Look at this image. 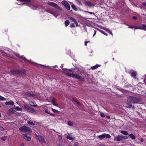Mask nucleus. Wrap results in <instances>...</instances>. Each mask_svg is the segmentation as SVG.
I'll return each mask as SVG.
<instances>
[{
	"label": "nucleus",
	"instance_id": "nucleus-38",
	"mask_svg": "<svg viewBox=\"0 0 146 146\" xmlns=\"http://www.w3.org/2000/svg\"><path fill=\"white\" fill-rule=\"evenodd\" d=\"M100 115L101 116V117H105L106 116L103 113H100Z\"/></svg>",
	"mask_w": 146,
	"mask_h": 146
},
{
	"label": "nucleus",
	"instance_id": "nucleus-45",
	"mask_svg": "<svg viewBox=\"0 0 146 146\" xmlns=\"http://www.w3.org/2000/svg\"><path fill=\"white\" fill-rule=\"evenodd\" d=\"M92 17H93V19H95V17H97L95 15L94 13H92Z\"/></svg>",
	"mask_w": 146,
	"mask_h": 146
},
{
	"label": "nucleus",
	"instance_id": "nucleus-15",
	"mask_svg": "<svg viewBox=\"0 0 146 146\" xmlns=\"http://www.w3.org/2000/svg\"><path fill=\"white\" fill-rule=\"evenodd\" d=\"M5 104L6 105H13L14 104V102L12 101H10L9 102H5Z\"/></svg>",
	"mask_w": 146,
	"mask_h": 146
},
{
	"label": "nucleus",
	"instance_id": "nucleus-24",
	"mask_svg": "<svg viewBox=\"0 0 146 146\" xmlns=\"http://www.w3.org/2000/svg\"><path fill=\"white\" fill-rule=\"evenodd\" d=\"M24 107L25 109L27 110V111H28V110H29V109L31 108V107H29V106H27V105H25L24 106Z\"/></svg>",
	"mask_w": 146,
	"mask_h": 146
},
{
	"label": "nucleus",
	"instance_id": "nucleus-14",
	"mask_svg": "<svg viewBox=\"0 0 146 146\" xmlns=\"http://www.w3.org/2000/svg\"><path fill=\"white\" fill-rule=\"evenodd\" d=\"M28 111L30 112L33 114H36L37 113V112H36V111L34 109V108L31 107L30 108Z\"/></svg>",
	"mask_w": 146,
	"mask_h": 146
},
{
	"label": "nucleus",
	"instance_id": "nucleus-60",
	"mask_svg": "<svg viewBox=\"0 0 146 146\" xmlns=\"http://www.w3.org/2000/svg\"><path fill=\"white\" fill-rule=\"evenodd\" d=\"M134 28L136 29H138V26L134 27Z\"/></svg>",
	"mask_w": 146,
	"mask_h": 146
},
{
	"label": "nucleus",
	"instance_id": "nucleus-64",
	"mask_svg": "<svg viewBox=\"0 0 146 146\" xmlns=\"http://www.w3.org/2000/svg\"><path fill=\"white\" fill-rule=\"evenodd\" d=\"M98 146H106L105 145H100Z\"/></svg>",
	"mask_w": 146,
	"mask_h": 146
},
{
	"label": "nucleus",
	"instance_id": "nucleus-40",
	"mask_svg": "<svg viewBox=\"0 0 146 146\" xmlns=\"http://www.w3.org/2000/svg\"><path fill=\"white\" fill-rule=\"evenodd\" d=\"M102 33V34H104V35H106V36H107V34H106V33H105V32L103 31H102V30H99Z\"/></svg>",
	"mask_w": 146,
	"mask_h": 146
},
{
	"label": "nucleus",
	"instance_id": "nucleus-63",
	"mask_svg": "<svg viewBox=\"0 0 146 146\" xmlns=\"http://www.w3.org/2000/svg\"><path fill=\"white\" fill-rule=\"evenodd\" d=\"M144 81L146 84V78L144 80Z\"/></svg>",
	"mask_w": 146,
	"mask_h": 146
},
{
	"label": "nucleus",
	"instance_id": "nucleus-43",
	"mask_svg": "<svg viewBox=\"0 0 146 146\" xmlns=\"http://www.w3.org/2000/svg\"><path fill=\"white\" fill-rule=\"evenodd\" d=\"M123 140L125 139H128V137L127 136L123 135Z\"/></svg>",
	"mask_w": 146,
	"mask_h": 146
},
{
	"label": "nucleus",
	"instance_id": "nucleus-55",
	"mask_svg": "<svg viewBox=\"0 0 146 146\" xmlns=\"http://www.w3.org/2000/svg\"><path fill=\"white\" fill-rule=\"evenodd\" d=\"M133 18L134 19V20H136V19H137V17H136V16H133Z\"/></svg>",
	"mask_w": 146,
	"mask_h": 146
},
{
	"label": "nucleus",
	"instance_id": "nucleus-46",
	"mask_svg": "<svg viewBox=\"0 0 146 146\" xmlns=\"http://www.w3.org/2000/svg\"><path fill=\"white\" fill-rule=\"evenodd\" d=\"M70 27L71 28H73L75 27L73 23H72L70 24Z\"/></svg>",
	"mask_w": 146,
	"mask_h": 146
},
{
	"label": "nucleus",
	"instance_id": "nucleus-48",
	"mask_svg": "<svg viewBox=\"0 0 146 146\" xmlns=\"http://www.w3.org/2000/svg\"><path fill=\"white\" fill-rule=\"evenodd\" d=\"M4 130V128L2 126H0V131H3Z\"/></svg>",
	"mask_w": 146,
	"mask_h": 146
},
{
	"label": "nucleus",
	"instance_id": "nucleus-35",
	"mask_svg": "<svg viewBox=\"0 0 146 146\" xmlns=\"http://www.w3.org/2000/svg\"><path fill=\"white\" fill-rule=\"evenodd\" d=\"M44 110H45V112L47 113H48V114H50V111L48 110V109H44Z\"/></svg>",
	"mask_w": 146,
	"mask_h": 146
},
{
	"label": "nucleus",
	"instance_id": "nucleus-28",
	"mask_svg": "<svg viewBox=\"0 0 146 146\" xmlns=\"http://www.w3.org/2000/svg\"><path fill=\"white\" fill-rule=\"evenodd\" d=\"M128 103H127L126 104V107L127 108H130L132 106L130 104H129Z\"/></svg>",
	"mask_w": 146,
	"mask_h": 146
},
{
	"label": "nucleus",
	"instance_id": "nucleus-16",
	"mask_svg": "<svg viewBox=\"0 0 146 146\" xmlns=\"http://www.w3.org/2000/svg\"><path fill=\"white\" fill-rule=\"evenodd\" d=\"M30 104L32 106L34 107H37L38 106L35 104V103L33 102H29Z\"/></svg>",
	"mask_w": 146,
	"mask_h": 146
},
{
	"label": "nucleus",
	"instance_id": "nucleus-42",
	"mask_svg": "<svg viewBox=\"0 0 146 146\" xmlns=\"http://www.w3.org/2000/svg\"><path fill=\"white\" fill-rule=\"evenodd\" d=\"M86 4L88 6L90 7L91 5V3L90 2H88L86 3Z\"/></svg>",
	"mask_w": 146,
	"mask_h": 146
},
{
	"label": "nucleus",
	"instance_id": "nucleus-12",
	"mask_svg": "<svg viewBox=\"0 0 146 146\" xmlns=\"http://www.w3.org/2000/svg\"><path fill=\"white\" fill-rule=\"evenodd\" d=\"M138 29L144 30L146 31V25L142 24L138 26Z\"/></svg>",
	"mask_w": 146,
	"mask_h": 146
},
{
	"label": "nucleus",
	"instance_id": "nucleus-13",
	"mask_svg": "<svg viewBox=\"0 0 146 146\" xmlns=\"http://www.w3.org/2000/svg\"><path fill=\"white\" fill-rule=\"evenodd\" d=\"M71 134L68 133L67 136V138L70 140L73 141L74 140L75 138L71 135Z\"/></svg>",
	"mask_w": 146,
	"mask_h": 146
},
{
	"label": "nucleus",
	"instance_id": "nucleus-25",
	"mask_svg": "<svg viewBox=\"0 0 146 146\" xmlns=\"http://www.w3.org/2000/svg\"><path fill=\"white\" fill-rule=\"evenodd\" d=\"M27 123L29 125L32 126L34 125H35L34 123L29 121H27Z\"/></svg>",
	"mask_w": 146,
	"mask_h": 146
},
{
	"label": "nucleus",
	"instance_id": "nucleus-10",
	"mask_svg": "<svg viewBox=\"0 0 146 146\" xmlns=\"http://www.w3.org/2000/svg\"><path fill=\"white\" fill-rule=\"evenodd\" d=\"M114 140L118 141L123 140V135H118L116 137H114Z\"/></svg>",
	"mask_w": 146,
	"mask_h": 146
},
{
	"label": "nucleus",
	"instance_id": "nucleus-56",
	"mask_svg": "<svg viewBox=\"0 0 146 146\" xmlns=\"http://www.w3.org/2000/svg\"><path fill=\"white\" fill-rule=\"evenodd\" d=\"M101 28L102 29H104V30H106V29H107L105 28H104V27H101Z\"/></svg>",
	"mask_w": 146,
	"mask_h": 146
},
{
	"label": "nucleus",
	"instance_id": "nucleus-62",
	"mask_svg": "<svg viewBox=\"0 0 146 146\" xmlns=\"http://www.w3.org/2000/svg\"><path fill=\"white\" fill-rule=\"evenodd\" d=\"M20 146H24V144L22 143L21 144Z\"/></svg>",
	"mask_w": 146,
	"mask_h": 146
},
{
	"label": "nucleus",
	"instance_id": "nucleus-7",
	"mask_svg": "<svg viewBox=\"0 0 146 146\" xmlns=\"http://www.w3.org/2000/svg\"><path fill=\"white\" fill-rule=\"evenodd\" d=\"M62 3L67 9L68 10H70V6L67 1H62Z\"/></svg>",
	"mask_w": 146,
	"mask_h": 146
},
{
	"label": "nucleus",
	"instance_id": "nucleus-31",
	"mask_svg": "<svg viewBox=\"0 0 146 146\" xmlns=\"http://www.w3.org/2000/svg\"><path fill=\"white\" fill-rule=\"evenodd\" d=\"M98 137L100 139H104V136L103 135V134H102V135H98Z\"/></svg>",
	"mask_w": 146,
	"mask_h": 146
},
{
	"label": "nucleus",
	"instance_id": "nucleus-50",
	"mask_svg": "<svg viewBox=\"0 0 146 146\" xmlns=\"http://www.w3.org/2000/svg\"><path fill=\"white\" fill-rule=\"evenodd\" d=\"M72 100L74 101L75 102H76L77 104H78V101L75 99L74 98H73Z\"/></svg>",
	"mask_w": 146,
	"mask_h": 146
},
{
	"label": "nucleus",
	"instance_id": "nucleus-3",
	"mask_svg": "<svg viewBox=\"0 0 146 146\" xmlns=\"http://www.w3.org/2000/svg\"><path fill=\"white\" fill-rule=\"evenodd\" d=\"M48 4L52 7H53L55 8L59 9L60 11H62V9L61 8L59 7L58 5L56 4L55 3L52 2H50L48 3Z\"/></svg>",
	"mask_w": 146,
	"mask_h": 146
},
{
	"label": "nucleus",
	"instance_id": "nucleus-32",
	"mask_svg": "<svg viewBox=\"0 0 146 146\" xmlns=\"http://www.w3.org/2000/svg\"><path fill=\"white\" fill-rule=\"evenodd\" d=\"M7 100V99L5 98L4 97L1 96H0V100Z\"/></svg>",
	"mask_w": 146,
	"mask_h": 146
},
{
	"label": "nucleus",
	"instance_id": "nucleus-47",
	"mask_svg": "<svg viewBox=\"0 0 146 146\" xmlns=\"http://www.w3.org/2000/svg\"><path fill=\"white\" fill-rule=\"evenodd\" d=\"M4 130V128L2 126H0V131H3Z\"/></svg>",
	"mask_w": 146,
	"mask_h": 146
},
{
	"label": "nucleus",
	"instance_id": "nucleus-17",
	"mask_svg": "<svg viewBox=\"0 0 146 146\" xmlns=\"http://www.w3.org/2000/svg\"><path fill=\"white\" fill-rule=\"evenodd\" d=\"M71 7L72 8L74 9V10L75 11H77L78 10V9L76 7L75 5L73 3L71 2Z\"/></svg>",
	"mask_w": 146,
	"mask_h": 146
},
{
	"label": "nucleus",
	"instance_id": "nucleus-61",
	"mask_svg": "<svg viewBox=\"0 0 146 146\" xmlns=\"http://www.w3.org/2000/svg\"><path fill=\"white\" fill-rule=\"evenodd\" d=\"M128 28H134V27L131 26H129L128 27Z\"/></svg>",
	"mask_w": 146,
	"mask_h": 146
},
{
	"label": "nucleus",
	"instance_id": "nucleus-30",
	"mask_svg": "<svg viewBox=\"0 0 146 146\" xmlns=\"http://www.w3.org/2000/svg\"><path fill=\"white\" fill-rule=\"evenodd\" d=\"M14 109L17 110L19 111H22V110L21 108H20L19 107H16Z\"/></svg>",
	"mask_w": 146,
	"mask_h": 146
},
{
	"label": "nucleus",
	"instance_id": "nucleus-18",
	"mask_svg": "<svg viewBox=\"0 0 146 146\" xmlns=\"http://www.w3.org/2000/svg\"><path fill=\"white\" fill-rule=\"evenodd\" d=\"M103 134L104 138H106L108 139H110L111 137L110 135L108 134L104 133Z\"/></svg>",
	"mask_w": 146,
	"mask_h": 146
},
{
	"label": "nucleus",
	"instance_id": "nucleus-26",
	"mask_svg": "<svg viewBox=\"0 0 146 146\" xmlns=\"http://www.w3.org/2000/svg\"><path fill=\"white\" fill-rule=\"evenodd\" d=\"M65 25L66 27H67V26H68L69 23L70 22L68 20H66L64 22Z\"/></svg>",
	"mask_w": 146,
	"mask_h": 146
},
{
	"label": "nucleus",
	"instance_id": "nucleus-4",
	"mask_svg": "<svg viewBox=\"0 0 146 146\" xmlns=\"http://www.w3.org/2000/svg\"><path fill=\"white\" fill-rule=\"evenodd\" d=\"M46 12L51 14L53 15L55 17H57L59 15V14L57 11L55 12H53L52 10L51 9H47L45 11Z\"/></svg>",
	"mask_w": 146,
	"mask_h": 146
},
{
	"label": "nucleus",
	"instance_id": "nucleus-33",
	"mask_svg": "<svg viewBox=\"0 0 146 146\" xmlns=\"http://www.w3.org/2000/svg\"><path fill=\"white\" fill-rule=\"evenodd\" d=\"M68 125L71 126L73 125V123L72 121H69L68 122Z\"/></svg>",
	"mask_w": 146,
	"mask_h": 146
},
{
	"label": "nucleus",
	"instance_id": "nucleus-11",
	"mask_svg": "<svg viewBox=\"0 0 146 146\" xmlns=\"http://www.w3.org/2000/svg\"><path fill=\"white\" fill-rule=\"evenodd\" d=\"M36 136L39 141L43 143H45V141L42 136L40 135H37Z\"/></svg>",
	"mask_w": 146,
	"mask_h": 146
},
{
	"label": "nucleus",
	"instance_id": "nucleus-20",
	"mask_svg": "<svg viewBox=\"0 0 146 146\" xmlns=\"http://www.w3.org/2000/svg\"><path fill=\"white\" fill-rule=\"evenodd\" d=\"M52 102L53 103V104L54 106H58V105L57 104V103H56V100H55V99L53 98L52 99Z\"/></svg>",
	"mask_w": 146,
	"mask_h": 146
},
{
	"label": "nucleus",
	"instance_id": "nucleus-21",
	"mask_svg": "<svg viewBox=\"0 0 146 146\" xmlns=\"http://www.w3.org/2000/svg\"><path fill=\"white\" fill-rule=\"evenodd\" d=\"M100 66V65H99L98 64H96V65L92 66V69H95Z\"/></svg>",
	"mask_w": 146,
	"mask_h": 146
},
{
	"label": "nucleus",
	"instance_id": "nucleus-27",
	"mask_svg": "<svg viewBox=\"0 0 146 146\" xmlns=\"http://www.w3.org/2000/svg\"><path fill=\"white\" fill-rule=\"evenodd\" d=\"M77 4L78 5H81L82 3L79 0H75Z\"/></svg>",
	"mask_w": 146,
	"mask_h": 146
},
{
	"label": "nucleus",
	"instance_id": "nucleus-22",
	"mask_svg": "<svg viewBox=\"0 0 146 146\" xmlns=\"http://www.w3.org/2000/svg\"><path fill=\"white\" fill-rule=\"evenodd\" d=\"M129 137L133 139H135V135L132 134H129Z\"/></svg>",
	"mask_w": 146,
	"mask_h": 146
},
{
	"label": "nucleus",
	"instance_id": "nucleus-6",
	"mask_svg": "<svg viewBox=\"0 0 146 146\" xmlns=\"http://www.w3.org/2000/svg\"><path fill=\"white\" fill-rule=\"evenodd\" d=\"M24 138L27 141H30L31 139V135L30 134L25 133L23 135Z\"/></svg>",
	"mask_w": 146,
	"mask_h": 146
},
{
	"label": "nucleus",
	"instance_id": "nucleus-39",
	"mask_svg": "<svg viewBox=\"0 0 146 146\" xmlns=\"http://www.w3.org/2000/svg\"><path fill=\"white\" fill-rule=\"evenodd\" d=\"M31 6V8L33 10H35L36 9V7L35 6H34L33 5H32Z\"/></svg>",
	"mask_w": 146,
	"mask_h": 146
},
{
	"label": "nucleus",
	"instance_id": "nucleus-36",
	"mask_svg": "<svg viewBox=\"0 0 146 146\" xmlns=\"http://www.w3.org/2000/svg\"><path fill=\"white\" fill-rule=\"evenodd\" d=\"M70 19L72 20L73 22L74 23L76 21L75 19L73 17H70Z\"/></svg>",
	"mask_w": 146,
	"mask_h": 146
},
{
	"label": "nucleus",
	"instance_id": "nucleus-58",
	"mask_svg": "<svg viewBox=\"0 0 146 146\" xmlns=\"http://www.w3.org/2000/svg\"><path fill=\"white\" fill-rule=\"evenodd\" d=\"M69 70V71L71 72H74V71H73L72 69H70Z\"/></svg>",
	"mask_w": 146,
	"mask_h": 146
},
{
	"label": "nucleus",
	"instance_id": "nucleus-5",
	"mask_svg": "<svg viewBox=\"0 0 146 146\" xmlns=\"http://www.w3.org/2000/svg\"><path fill=\"white\" fill-rule=\"evenodd\" d=\"M19 129L21 131L26 132L27 131H30L31 129L29 127H27L26 126H23L19 128Z\"/></svg>",
	"mask_w": 146,
	"mask_h": 146
},
{
	"label": "nucleus",
	"instance_id": "nucleus-53",
	"mask_svg": "<svg viewBox=\"0 0 146 146\" xmlns=\"http://www.w3.org/2000/svg\"><path fill=\"white\" fill-rule=\"evenodd\" d=\"M142 4L144 6L146 7V2H143Z\"/></svg>",
	"mask_w": 146,
	"mask_h": 146
},
{
	"label": "nucleus",
	"instance_id": "nucleus-34",
	"mask_svg": "<svg viewBox=\"0 0 146 146\" xmlns=\"http://www.w3.org/2000/svg\"><path fill=\"white\" fill-rule=\"evenodd\" d=\"M52 111L54 113H57L59 112V111L58 110L54 109L53 108H52Z\"/></svg>",
	"mask_w": 146,
	"mask_h": 146
},
{
	"label": "nucleus",
	"instance_id": "nucleus-52",
	"mask_svg": "<svg viewBox=\"0 0 146 146\" xmlns=\"http://www.w3.org/2000/svg\"><path fill=\"white\" fill-rule=\"evenodd\" d=\"M76 25V27H78L79 26V25H78V22H77V21H76L75 22H74Z\"/></svg>",
	"mask_w": 146,
	"mask_h": 146
},
{
	"label": "nucleus",
	"instance_id": "nucleus-1",
	"mask_svg": "<svg viewBox=\"0 0 146 146\" xmlns=\"http://www.w3.org/2000/svg\"><path fill=\"white\" fill-rule=\"evenodd\" d=\"M140 101V99L134 96H130L127 98V102L130 104H137Z\"/></svg>",
	"mask_w": 146,
	"mask_h": 146
},
{
	"label": "nucleus",
	"instance_id": "nucleus-54",
	"mask_svg": "<svg viewBox=\"0 0 146 146\" xmlns=\"http://www.w3.org/2000/svg\"><path fill=\"white\" fill-rule=\"evenodd\" d=\"M36 96V95L34 94H31V97H35Z\"/></svg>",
	"mask_w": 146,
	"mask_h": 146
},
{
	"label": "nucleus",
	"instance_id": "nucleus-37",
	"mask_svg": "<svg viewBox=\"0 0 146 146\" xmlns=\"http://www.w3.org/2000/svg\"><path fill=\"white\" fill-rule=\"evenodd\" d=\"M57 135L58 136V139L59 140L61 139L62 138V135Z\"/></svg>",
	"mask_w": 146,
	"mask_h": 146
},
{
	"label": "nucleus",
	"instance_id": "nucleus-41",
	"mask_svg": "<svg viewBox=\"0 0 146 146\" xmlns=\"http://www.w3.org/2000/svg\"><path fill=\"white\" fill-rule=\"evenodd\" d=\"M26 95L28 97H31V94L30 93H27Z\"/></svg>",
	"mask_w": 146,
	"mask_h": 146
},
{
	"label": "nucleus",
	"instance_id": "nucleus-51",
	"mask_svg": "<svg viewBox=\"0 0 146 146\" xmlns=\"http://www.w3.org/2000/svg\"><path fill=\"white\" fill-rule=\"evenodd\" d=\"M72 100L74 101L75 102H76L77 104H78V101L75 99L74 98H73Z\"/></svg>",
	"mask_w": 146,
	"mask_h": 146
},
{
	"label": "nucleus",
	"instance_id": "nucleus-49",
	"mask_svg": "<svg viewBox=\"0 0 146 146\" xmlns=\"http://www.w3.org/2000/svg\"><path fill=\"white\" fill-rule=\"evenodd\" d=\"M88 43H90V41H85V46H86L87 45V44Z\"/></svg>",
	"mask_w": 146,
	"mask_h": 146
},
{
	"label": "nucleus",
	"instance_id": "nucleus-19",
	"mask_svg": "<svg viewBox=\"0 0 146 146\" xmlns=\"http://www.w3.org/2000/svg\"><path fill=\"white\" fill-rule=\"evenodd\" d=\"M120 132L121 133L125 135H128L129 134L126 131L122 130Z\"/></svg>",
	"mask_w": 146,
	"mask_h": 146
},
{
	"label": "nucleus",
	"instance_id": "nucleus-59",
	"mask_svg": "<svg viewBox=\"0 0 146 146\" xmlns=\"http://www.w3.org/2000/svg\"><path fill=\"white\" fill-rule=\"evenodd\" d=\"M96 31L95 30H94V35H93V36H94V35H96Z\"/></svg>",
	"mask_w": 146,
	"mask_h": 146
},
{
	"label": "nucleus",
	"instance_id": "nucleus-57",
	"mask_svg": "<svg viewBox=\"0 0 146 146\" xmlns=\"http://www.w3.org/2000/svg\"><path fill=\"white\" fill-rule=\"evenodd\" d=\"M49 114L52 116H54L55 115V114L54 113H50Z\"/></svg>",
	"mask_w": 146,
	"mask_h": 146
},
{
	"label": "nucleus",
	"instance_id": "nucleus-2",
	"mask_svg": "<svg viewBox=\"0 0 146 146\" xmlns=\"http://www.w3.org/2000/svg\"><path fill=\"white\" fill-rule=\"evenodd\" d=\"M65 75L67 76H69L70 77H72L73 78H74L78 79V80L83 81V78H82V77L79 76L76 74H71L69 72L66 73L65 74Z\"/></svg>",
	"mask_w": 146,
	"mask_h": 146
},
{
	"label": "nucleus",
	"instance_id": "nucleus-9",
	"mask_svg": "<svg viewBox=\"0 0 146 146\" xmlns=\"http://www.w3.org/2000/svg\"><path fill=\"white\" fill-rule=\"evenodd\" d=\"M15 55L16 56L19 57H20L25 62H26V61H28V62H31V60H27L24 57V56H19V55L18 53H16L15 54Z\"/></svg>",
	"mask_w": 146,
	"mask_h": 146
},
{
	"label": "nucleus",
	"instance_id": "nucleus-8",
	"mask_svg": "<svg viewBox=\"0 0 146 146\" xmlns=\"http://www.w3.org/2000/svg\"><path fill=\"white\" fill-rule=\"evenodd\" d=\"M128 73L131 74V76L135 78L137 74L136 72L134 71L133 70H130L129 71Z\"/></svg>",
	"mask_w": 146,
	"mask_h": 146
},
{
	"label": "nucleus",
	"instance_id": "nucleus-44",
	"mask_svg": "<svg viewBox=\"0 0 146 146\" xmlns=\"http://www.w3.org/2000/svg\"><path fill=\"white\" fill-rule=\"evenodd\" d=\"M11 72L13 74H15L17 72V71L16 70H11Z\"/></svg>",
	"mask_w": 146,
	"mask_h": 146
},
{
	"label": "nucleus",
	"instance_id": "nucleus-29",
	"mask_svg": "<svg viewBox=\"0 0 146 146\" xmlns=\"http://www.w3.org/2000/svg\"><path fill=\"white\" fill-rule=\"evenodd\" d=\"M7 137L6 136H3L1 138V139L3 141H5L7 139Z\"/></svg>",
	"mask_w": 146,
	"mask_h": 146
},
{
	"label": "nucleus",
	"instance_id": "nucleus-23",
	"mask_svg": "<svg viewBox=\"0 0 146 146\" xmlns=\"http://www.w3.org/2000/svg\"><path fill=\"white\" fill-rule=\"evenodd\" d=\"M24 107L25 109L27 110V111H28V110H29V109L31 108V107H29V106H27V105H25L24 106Z\"/></svg>",
	"mask_w": 146,
	"mask_h": 146
}]
</instances>
